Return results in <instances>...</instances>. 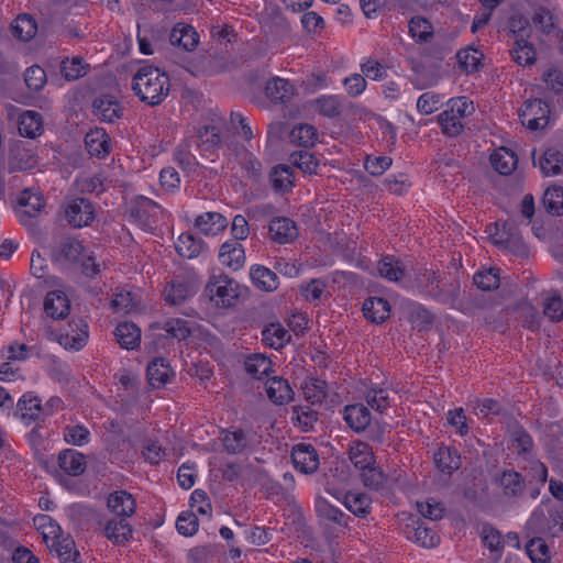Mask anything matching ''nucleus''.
Wrapping results in <instances>:
<instances>
[{
    "instance_id": "nucleus-12",
    "label": "nucleus",
    "mask_w": 563,
    "mask_h": 563,
    "mask_svg": "<svg viewBox=\"0 0 563 563\" xmlns=\"http://www.w3.org/2000/svg\"><path fill=\"white\" fill-rule=\"evenodd\" d=\"M329 493L345 508L357 517H365L371 510L372 500L369 496L362 492H339L329 490Z\"/></svg>"
},
{
    "instance_id": "nucleus-35",
    "label": "nucleus",
    "mask_w": 563,
    "mask_h": 563,
    "mask_svg": "<svg viewBox=\"0 0 563 563\" xmlns=\"http://www.w3.org/2000/svg\"><path fill=\"white\" fill-rule=\"evenodd\" d=\"M253 284L261 290L273 291L278 287V277L275 272L269 268L255 265L250 273Z\"/></svg>"
},
{
    "instance_id": "nucleus-22",
    "label": "nucleus",
    "mask_w": 563,
    "mask_h": 563,
    "mask_svg": "<svg viewBox=\"0 0 563 563\" xmlns=\"http://www.w3.org/2000/svg\"><path fill=\"white\" fill-rule=\"evenodd\" d=\"M146 375L148 384L152 387H156V385H166L170 383V378L174 376V371L165 358L156 357L147 365Z\"/></svg>"
},
{
    "instance_id": "nucleus-42",
    "label": "nucleus",
    "mask_w": 563,
    "mask_h": 563,
    "mask_svg": "<svg viewBox=\"0 0 563 563\" xmlns=\"http://www.w3.org/2000/svg\"><path fill=\"white\" fill-rule=\"evenodd\" d=\"M19 205L22 208V214L29 218L36 217L44 207L43 197L38 192L30 189L23 190Z\"/></svg>"
},
{
    "instance_id": "nucleus-38",
    "label": "nucleus",
    "mask_w": 563,
    "mask_h": 563,
    "mask_svg": "<svg viewBox=\"0 0 563 563\" xmlns=\"http://www.w3.org/2000/svg\"><path fill=\"white\" fill-rule=\"evenodd\" d=\"M18 407L21 410L22 419L30 423L35 421L40 413L43 411L41 399L35 396L32 391L25 393L18 402Z\"/></svg>"
},
{
    "instance_id": "nucleus-30",
    "label": "nucleus",
    "mask_w": 563,
    "mask_h": 563,
    "mask_svg": "<svg viewBox=\"0 0 563 563\" xmlns=\"http://www.w3.org/2000/svg\"><path fill=\"white\" fill-rule=\"evenodd\" d=\"M344 420L351 429L360 432L369 426L371 412L363 405H350L345 407Z\"/></svg>"
},
{
    "instance_id": "nucleus-3",
    "label": "nucleus",
    "mask_w": 563,
    "mask_h": 563,
    "mask_svg": "<svg viewBox=\"0 0 563 563\" xmlns=\"http://www.w3.org/2000/svg\"><path fill=\"white\" fill-rule=\"evenodd\" d=\"M494 231L489 229L492 242L519 257H528L529 247L523 242L522 236L514 221L496 222L493 224Z\"/></svg>"
},
{
    "instance_id": "nucleus-21",
    "label": "nucleus",
    "mask_w": 563,
    "mask_h": 563,
    "mask_svg": "<svg viewBox=\"0 0 563 563\" xmlns=\"http://www.w3.org/2000/svg\"><path fill=\"white\" fill-rule=\"evenodd\" d=\"M219 261L222 265L240 269L245 262L244 249L238 241H229L221 245L219 252Z\"/></svg>"
},
{
    "instance_id": "nucleus-25",
    "label": "nucleus",
    "mask_w": 563,
    "mask_h": 563,
    "mask_svg": "<svg viewBox=\"0 0 563 563\" xmlns=\"http://www.w3.org/2000/svg\"><path fill=\"white\" fill-rule=\"evenodd\" d=\"M85 144L92 156L103 157L110 153L111 140L102 129H96L86 134Z\"/></svg>"
},
{
    "instance_id": "nucleus-53",
    "label": "nucleus",
    "mask_w": 563,
    "mask_h": 563,
    "mask_svg": "<svg viewBox=\"0 0 563 563\" xmlns=\"http://www.w3.org/2000/svg\"><path fill=\"white\" fill-rule=\"evenodd\" d=\"M409 32L419 42H428L433 35L431 23L422 16H413L409 21Z\"/></svg>"
},
{
    "instance_id": "nucleus-40",
    "label": "nucleus",
    "mask_w": 563,
    "mask_h": 563,
    "mask_svg": "<svg viewBox=\"0 0 563 563\" xmlns=\"http://www.w3.org/2000/svg\"><path fill=\"white\" fill-rule=\"evenodd\" d=\"M349 456L354 466L358 470L366 468L375 464L374 453L371 446L364 442L351 444Z\"/></svg>"
},
{
    "instance_id": "nucleus-44",
    "label": "nucleus",
    "mask_w": 563,
    "mask_h": 563,
    "mask_svg": "<svg viewBox=\"0 0 563 563\" xmlns=\"http://www.w3.org/2000/svg\"><path fill=\"white\" fill-rule=\"evenodd\" d=\"M379 275L390 282H398L405 276V267L394 256H385L378 263Z\"/></svg>"
},
{
    "instance_id": "nucleus-63",
    "label": "nucleus",
    "mask_w": 563,
    "mask_h": 563,
    "mask_svg": "<svg viewBox=\"0 0 563 563\" xmlns=\"http://www.w3.org/2000/svg\"><path fill=\"white\" fill-rule=\"evenodd\" d=\"M190 506L202 517L210 518L212 515V506L206 492L201 489H195L190 495Z\"/></svg>"
},
{
    "instance_id": "nucleus-1",
    "label": "nucleus",
    "mask_w": 563,
    "mask_h": 563,
    "mask_svg": "<svg viewBox=\"0 0 563 563\" xmlns=\"http://www.w3.org/2000/svg\"><path fill=\"white\" fill-rule=\"evenodd\" d=\"M132 90L142 102L158 106L169 93V77L157 67L143 66L133 76Z\"/></svg>"
},
{
    "instance_id": "nucleus-20",
    "label": "nucleus",
    "mask_w": 563,
    "mask_h": 563,
    "mask_svg": "<svg viewBox=\"0 0 563 563\" xmlns=\"http://www.w3.org/2000/svg\"><path fill=\"white\" fill-rule=\"evenodd\" d=\"M169 41L172 45L190 52L198 45L199 35L191 25L177 23L169 34Z\"/></svg>"
},
{
    "instance_id": "nucleus-14",
    "label": "nucleus",
    "mask_w": 563,
    "mask_h": 563,
    "mask_svg": "<svg viewBox=\"0 0 563 563\" xmlns=\"http://www.w3.org/2000/svg\"><path fill=\"white\" fill-rule=\"evenodd\" d=\"M295 93V86L280 77H273L265 85V95L273 103L285 104L294 98Z\"/></svg>"
},
{
    "instance_id": "nucleus-13",
    "label": "nucleus",
    "mask_w": 563,
    "mask_h": 563,
    "mask_svg": "<svg viewBox=\"0 0 563 563\" xmlns=\"http://www.w3.org/2000/svg\"><path fill=\"white\" fill-rule=\"evenodd\" d=\"M128 518H110L103 527V536L114 545L125 544L132 537V527L126 520Z\"/></svg>"
},
{
    "instance_id": "nucleus-28",
    "label": "nucleus",
    "mask_w": 563,
    "mask_h": 563,
    "mask_svg": "<svg viewBox=\"0 0 563 563\" xmlns=\"http://www.w3.org/2000/svg\"><path fill=\"white\" fill-rule=\"evenodd\" d=\"M18 130L22 136L35 139L43 132L42 115L36 111H24L19 118Z\"/></svg>"
},
{
    "instance_id": "nucleus-8",
    "label": "nucleus",
    "mask_w": 563,
    "mask_h": 563,
    "mask_svg": "<svg viewBox=\"0 0 563 563\" xmlns=\"http://www.w3.org/2000/svg\"><path fill=\"white\" fill-rule=\"evenodd\" d=\"M65 217L74 228L87 227L95 219L93 205L86 198H74L65 207Z\"/></svg>"
},
{
    "instance_id": "nucleus-62",
    "label": "nucleus",
    "mask_w": 563,
    "mask_h": 563,
    "mask_svg": "<svg viewBox=\"0 0 563 563\" xmlns=\"http://www.w3.org/2000/svg\"><path fill=\"white\" fill-rule=\"evenodd\" d=\"M198 519L195 512L183 511L176 520V529L179 534L191 537L198 531Z\"/></svg>"
},
{
    "instance_id": "nucleus-48",
    "label": "nucleus",
    "mask_w": 563,
    "mask_h": 563,
    "mask_svg": "<svg viewBox=\"0 0 563 563\" xmlns=\"http://www.w3.org/2000/svg\"><path fill=\"white\" fill-rule=\"evenodd\" d=\"M289 161L292 166H296L302 173L309 175L316 174L319 166V162L314 155L306 150L294 152Z\"/></svg>"
},
{
    "instance_id": "nucleus-26",
    "label": "nucleus",
    "mask_w": 563,
    "mask_h": 563,
    "mask_svg": "<svg viewBox=\"0 0 563 563\" xmlns=\"http://www.w3.org/2000/svg\"><path fill=\"white\" fill-rule=\"evenodd\" d=\"M228 225L227 219L218 212H206L195 220V227L206 235H217Z\"/></svg>"
},
{
    "instance_id": "nucleus-19",
    "label": "nucleus",
    "mask_w": 563,
    "mask_h": 563,
    "mask_svg": "<svg viewBox=\"0 0 563 563\" xmlns=\"http://www.w3.org/2000/svg\"><path fill=\"white\" fill-rule=\"evenodd\" d=\"M59 467L70 476L81 475L86 467L87 461L85 454L74 449H66L58 455Z\"/></svg>"
},
{
    "instance_id": "nucleus-51",
    "label": "nucleus",
    "mask_w": 563,
    "mask_h": 563,
    "mask_svg": "<svg viewBox=\"0 0 563 563\" xmlns=\"http://www.w3.org/2000/svg\"><path fill=\"white\" fill-rule=\"evenodd\" d=\"M290 139L300 146L310 147L317 142L318 132L313 125L300 124L291 131Z\"/></svg>"
},
{
    "instance_id": "nucleus-59",
    "label": "nucleus",
    "mask_w": 563,
    "mask_h": 563,
    "mask_svg": "<svg viewBox=\"0 0 563 563\" xmlns=\"http://www.w3.org/2000/svg\"><path fill=\"white\" fill-rule=\"evenodd\" d=\"M482 54L476 49H461L456 54L460 68L467 74L476 71L481 64Z\"/></svg>"
},
{
    "instance_id": "nucleus-29",
    "label": "nucleus",
    "mask_w": 563,
    "mask_h": 563,
    "mask_svg": "<svg viewBox=\"0 0 563 563\" xmlns=\"http://www.w3.org/2000/svg\"><path fill=\"white\" fill-rule=\"evenodd\" d=\"M272 365L271 358L262 353L250 354L244 360V368L254 379H262L264 376H269Z\"/></svg>"
},
{
    "instance_id": "nucleus-7",
    "label": "nucleus",
    "mask_w": 563,
    "mask_h": 563,
    "mask_svg": "<svg viewBox=\"0 0 563 563\" xmlns=\"http://www.w3.org/2000/svg\"><path fill=\"white\" fill-rule=\"evenodd\" d=\"M519 117L525 126L537 131L548 125L550 108L540 99L528 100L520 109Z\"/></svg>"
},
{
    "instance_id": "nucleus-31",
    "label": "nucleus",
    "mask_w": 563,
    "mask_h": 563,
    "mask_svg": "<svg viewBox=\"0 0 563 563\" xmlns=\"http://www.w3.org/2000/svg\"><path fill=\"white\" fill-rule=\"evenodd\" d=\"M437 467L445 474H452L461 466V456L457 451L450 446H440L434 453Z\"/></svg>"
},
{
    "instance_id": "nucleus-33",
    "label": "nucleus",
    "mask_w": 563,
    "mask_h": 563,
    "mask_svg": "<svg viewBox=\"0 0 563 563\" xmlns=\"http://www.w3.org/2000/svg\"><path fill=\"white\" fill-rule=\"evenodd\" d=\"M490 163L500 175H510L517 167L518 158L512 151L500 147L490 155Z\"/></svg>"
},
{
    "instance_id": "nucleus-18",
    "label": "nucleus",
    "mask_w": 563,
    "mask_h": 563,
    "mask_svg": "<svg viewBox=\"0 0 563 563\" xmlns=\"http://www.w3.org/2000/svg\"><path fill=\"white\" fill-rule=\"evenodd\" d=\"M44 310L52 319H65L70 310V301L64 291L53 290L45 297Z\"/></svg>"
},
{
    "instance_id": "nucleus-50",
    "label": "nucleus",
    "mask_w": 563,
    "mask_h": 563,
    "mask_svg": "<svg viewBox=\"0 0 563 563\" xmlns=\"http://www.w3.org/2000/svg\"><path fill=\"white\" fill-rule=\"evenodd\" d=\"M34 523L37 530L41 531L43 539L47 544L53 542L55 539H58V537L62 534L60 527L47 515L35 517Z\"/></svg>"
},
{
    "instance_id": "nucleus-27",
    "label": "nucleus",
    "mask_w": 563,
    "mask_h": 563,
    "mask_svg": "<svg viewBox=\"0 0 563 563\" xmlns=\"http://www.w3.org/2000/svg\"><path fill=\"white\" fill-rule=\"evenodd\" d=\"M49 547L57 554L60 563H79L80 553L75 548V541L69 536L60 534L51 542Z\"/></svg>"
},
{
    "instance_id": "nucleus-49",
    "label": "nucleus",
    "mask_w": 563,
    "mask_h": 563,
    "mask_svg": "<svg viewBox=\"0 0 563 563\" xmlns=\"http://www.w3.org/2000/svg\"><path fill=\"white\" fill-rule=\"evenodd\" d=\"M408 319L419 331L427 330L434 321V316L421 305L412 303L408 312Z\"/></svg>"
},
{
    "instance_id": "nucleus-36",
    "label": "nucleus",
    "mask_w": 563,
    "mask_h": 563,
    "mask_svg": "<svg viewBox=\"0 0 563 563\" xmlns=\"http://www.w3.org/2000/svg\"><path fill=\"white\" fill-rule=\"evenodd\" d=\"M316 511L322 519L329 520L338 526H347L349 516L345 515L340 508L330 504L325 498H318L316 500Z\"/></svg>"
},
{
    "instance_id": "nucleus-15",
    "label": "nucleus",
    "mask_w": 563,
    "mask_h": 563,
    "mask_svg": "<svg viewBox=\"0 0 563 563\" xmlns=\"http://www.w3.org/2000/svg\"><path fill=\"white\" fill-rule=\"evenodd\" d=\"M268 232L271 239L279 244L290 243L298 236L295 221L286 217L274 218L269 223Z\"/></svg>"
},
{
    "instance_id": "nucleus-34",
    "label": "nucleus",
    "mask_w": 563,
    "mask_h": 563,
    "mask_svg": "<svg viewBox=\"0 0 563 563\" xmlns=\"http://www.w3.org/2000/svg\"><path fill=\"white\" fill-rule=\"evenodd\" d=\"M114 335L121 347L126 350L137 347L141 341V330L134 323L130 322L118 324Z\"/></svg>"
},
{
    "instance_id": "nucleus-9",
    "label": "nucleus",
    "mask_w": 563,
    "mask_h": 563,
    "mask_svg": "<svg viewBox=\"0 0 563 563\" xmlns=\"http://www.w3.org/2000/svg\"><path fill=\"white\" fill-rule=\"evenodd\" d=\"M531 521L540 529H548L553 534L563 531V507H552L550 503L542 504L532 512Z\"/></svg>"
},
{
    "instance_id": "nucleus-56",
    "label": "nucleus",
    "mask_w": 563,
    "mask_h": 563,
    "mask_svg": "<svg viewBox=\"0 0 563 563\" xmlns=\"http://www.w3.org/2000/svg\"><path fill=\"white\" fill-rule=\"evenodd\" d=\"M63 435L67 443L75 446H84L90 441V431L84 424L66 427Z\"/></svg>"
},
{
    "instance_id": "nucleus-6",
    "label": "nucleus",
    "mask_w": 563,
    "mask_h": 563,
    "mask_svg": "<svg viewBox=\"0 0 563 563\" xmlns=\"http://www.w3.org/2000/svg\"><path fill=\"white\" fill-rule=\"evenodd\" d=\"M85 249L80 241L64 238L51 249V258L62 266H76L84 256Z\"/></svg>"
},
{
    "instance_id": "nucleus-58",
    "label": "nucleus",
    "mask_w": 563,
    "mask_h": 563,
    "mask_svg": "<svg viewBox=\"0 0 563 563\" xmlns=\"http://www.w3.org/2000/svg\"><path fill=\"white\" fill-rule=\"evenodd\" d=\"M474 284L482 290H493L500 284L499 269L489 268L477 272L473 277Z\"/></svg>"
},
{
    "instance_id": "nucleus-47",
    "label": "nucleus",
    "mask_w": 563,
    "mask_h": 563,
    "mask_svg": "<svg viewBox=\"0 0 563 563\" xmlns=\"http://www.w3.org/2000/svg\"><path fill=\"white\" fill-rule=\"evenodd\" d=\"M318 413L310 406H296L292 410L291 420L295 426L303 432L310 431L317 422Z\"/></svg>"
},
{
    "instance_id": "nucleus-17",
    "label": "nucleus",
    "mask_w": 563,
    "mask_h": 563,
    "mask_svg": "<svg viewBox=\"0 0 563 563\" xmlns=\"http://www.w3.org/2000/svg\"><path fill=\"white\" fill-rule=\"evenodd\" d=\"M107 505L118 518H130L134 515L136 508L134 497L126 490H115L110 494Z\"/></svg>"
},
{
    "instance_id": "nucleus-55",
    "label": "nucleus",
    "mask_w": 563,
    "mask_h": 563,
    "mask_svg": "<svg viewBox=\"0 0 563 563\" xmlns=\"http://www.w3.org/2000/svg\"><path fill=\"white\" fill-rule=\"evenodd\" d=\"M499 485L507 496H517L523 489L521 475L512 471H506L501 474Z\"/></svg>"
},
{
    "instance_id": "nucleus-32",
    "label": "nucleus",
    "mask_w": 563,
    "mask_h": 563,
    "mask_svg": "<svg viewBox=\"0 0 563 563\" xmlns=\"http://www.w3.org/2000/svg\"><path fill=\"white\" fill-rule=\"evenodd\" d=\"M95 114L101 120L112 123L120 117L119 102L109 95L101 96L93 101Z\"/></svg>"
},
{
    "instance_id": "nucleus-45",
    "label": "nucleus",
    "mask_w": 563,
    "mask_h": 563,
    "mask_svg": "<svg viewBox=\"0 0 563 563\" xmlns=\"http://www.w3.org/2000/svg\"><path fill=\"white\" fill-rule=\"evenodd\" d=\"M35 20L29 14L19 15L12 24V34L21 41H30L36 34Z\"/></svg>"
},
{
    "instance_id": "nucleus-54",
    "label": "nucleus",
    "mask_w": 563,
    "mask_h": 563,
    "mask_svg": "<svg viewBox=\"0 0 563 563\" xmlns=\"http://www.w3.org/2000/svg\"><path fill=\"white\" fill-rule=\"evenodd\" d=\"M176 250L180 256L192 258L200 253L201 244L194 234L186 232L179 235Z\"/></svg>"
},
{
    "instance_id": "nucleus-61",
    "label": "nucleus",
    "mask_w": 563,
    "mask_h": 563,
    "mask_svg": "<svg viewBox=\"0 0 563 563\" xmlns=\"http://www.w3.org/2000/svg\"><path fill=\"white\" fill-rule=\"evenodd\" d=\"M165 300L173 305H181L184 301L187 300L189 296L192 295V290L190 287L185 283H173L170 285V288H166L165 291Z\"/></svg>"
},
{
    "instance_id": "nucleus-2",
    "label": "nucleus",
    "mask_w": 563,
    "mask_h": 563,
    "mask_svg": "<svg viewBox=\"0 0 563 563\" xmlns=\"http://www.w3.org/2000/svg\"><path fill=\"white\" fill-rule=\"evenodd\" d=\"M240 285L225 274H213L206 286V295L220 308L233 307L240 297Z\"/></svg>"
},
{
    "instance_id": "nucleus-24",
    "label": "nucleus",
    "mask_w": 563,
    "mask_h": 563,
    "mask_svg": "<svg viewBox=\"0 0 563 563\" xmlns=\"http://www.w3.org/2000/svg\"><path fill=\"white\" fill-rule=\"evenodd\" d=\"M362 310L367 320L378 324L389 317L390 306L384 298L372 297L365 299Z\"/></svg>"
},
{
    "instance_id": "nucleus-39",
    "label": "nucleus",
    "mask_w": 563,
    "mask_h": 563,
    "mask_svg": "<svg viewBox=\"0 0 563 563\" xmlns=\"http://www.w3.org/2000/svg\"><path fill=\"white\" fill-rule=\"evenodd\" d=\"M512 59L520 66H530L536 63L537 52L527 38H516L511 49Z\"/></svg>"
},
{
    "instance_id": "nucleus-10",
    "label": "nucleus",
    "mask_w": 563,
    "mask_h": 563,
    "mask_svg": "<svg viewBox=\"0 0 563 563\" xmlns=\"http://www.w3.org/2000/svg\"><path fill=\"white\" fill-rule=\"evenodd\" d=\"M409 521L410 523H407L405 530L408 540L422 548H434L439 544V536L426 522L415 517H409Z\"/></svg>"
},
{
    "instance_id": "nucleus-5",
    "label": "nucleus",
    "mask_w": 563,
    "mask_h": 563,
    "mask_svg": "<svg viewBox=\"0 0 563 563\" xmlns=\"http://www.w3.org/2000/svg\"><path fill=\"white\" fill-rule=\"evenodd\" d=\"M26 141H16L9 148L8 170L9 173L26 172L37 165V156Z\"/></svg>"
},
{
    "instance_id": "nucleus-11",
    "label": "nucleus",
    "mask_w": 563,
    "mask_h": 563,
    "mask_svg": "<svg viewBox=\"0 0 563 563\" xmlns=\"http://www.w3.org/2000/svg\"><path fill=\"white\" fill-rule=\"evenodd\" d=\"M291 460L297 471L302 474H312L319 467V455L313 445L298 443L292 448Z\"/></svg>"
},
{
    "instance_id": "nucleus-52",
    "label": "nucleus",
    "mask_w": 563,
    "mask_h": 563,
    "mask_svg": "<svg viewBox=\"0 0 563 563\" xmlns=\"http://www.w3.org/2000/svg\"><path fill=\"white\" fill-rule=\"evenodd\" d=\"M199 146L206 151H214L222 144L219 129L214 125H206L198 130Z\"/></svg>"
},
{
    "instance_id": "nucleus-46",
    "label": "nucleus",
    "mask_w": 563,
    "mask_h": 563,
    "mask_svg": "<svg viewBox=\"0 0 563 563\" xmlns=\"http://www.w3.org/2000/svg\"><path fill=\"white\" fill-rule=\"evenodd\" d=\"M542 203L545 211L552 216L563 214V188L550 187L544 191Z\"/></svg>"
},
{
    "instance_id": "nucleus-41",
    "label": "nucleus",
    "mask_w": 563,
    "mask_h": 563,
    "mask_svg": "<svg viewBox=\"0 0 563 563\" xmlns=\"http://www.w3.org/2000/svg\"><path fill=\"white\" fill-rule=\"evenodd\" d=\"M290 339L288 331L279 323H271L262 331V341L275 350L282 349Z\"/></svg>"
},
{
    "instance_id": "nucleus-23",
    "label": "nucleus",
    "mask_w": 563,
    "mask_h": 563,
    "mask_svg": "<svg viewBox=\"0 0 563 563\" xmlns=\"http://www.w3.org/2000/svg\"><path fill=\"white\" fill-rule=\"evenodd\" d=\"M495 301L490 296L478 292H470L465 300L461 301L457 308L466 314L482 316L486 310L494 308Z\"/></svg>"
},
{
    "instance_id": "nucleus-37",
    "label": "nucleus",
    "mask_w": 563,
    "mask_h": 563,
    "mask_svg": "<svg viewBox=\"0 0 563 563\" xmlns=\"http://www.w3.org/2000/svg\"><path fill=\"white\" fill-rule=\"evenodd\" d=\"M269 180L275 191L287 192L294 186V172L288 165H278L269 174Z\"/></svg>"
},
{
    "instance_id": "nucleus-16",
    "label": "nucleus",
    "mask_w": 563,
    "mask_h": 563,
    "mask_svg": "<svg viewBox=\"0 0 563 563\" xmlns=\"http://www.w3.org/2000/svg\"><path fill=\"white\" fill-rule=\"evenodd\" d=\"M158 206L146 197L135 199L130 208L131 219L143 230L151 229V219L156 214Z\"/></svg>"
},
{
    "instance_id": "nucleus-60",
    "label": "nucleus",
    "mask_w": 563,
    "mask_h": 563,
    "mask_svg": "<svg viewBox=\"0 0 563 563\" xmlns=\"http://www.w3.org/2000/svg\"><path fill=\"white\" fill-rule=\"evenodd\" d=\"M317 110L328 118H336L341 114V101L336 96H322L316 101Z\"/></svg>"
},
{
    "instance_id": "nucleus-4",
    "label": "nucleus",
    "mask_w": 563,
    "mask_h": 563,
    "mask_svg": "<svg viewBox=\"0 0 563 563\" xmlns=\"http://www.w3.org/2000/svg\"><path fill=\"white\" fill-rule=\"evenodd\" d=\"M418 286L430 297L438 301L456 307L460 295V284H451L448 289L440 287L439 277L433 271L424 269L417 277Z\"/></svg>"
},
{
    "instance_id": "nucleus-64",
    "label": "nucleus",
    "mask_w": 563,
    "mask_h": 563,
    "mask_svg": "<svg viewBox=\"0 0 563 563\" xmlns=\"http://www.w3.org/2000/svg\"><path fill=\"white\" fill-rule=\"evenodd\" d=\"M438 120L446 135L456 136L463 129L462 120L456 114L450 113L449 109L440 113Z\"/></svg>"
},
{
    "instance_id": "nucleus-57",
    "label": "nucleus",
    "mask_w": 563,
    "mask_h": 563,
    "mask_svg": "<svg viewBox=\"0 0 563 563\" xmlns=\"http://www.w3.org/2000/svg\"><path fill=\"white\" fill-rule=\"evenodd\" d=\"M527 553L533 563H549L550 552L541 538L531 539L526 545Z\"/></svg>"
},
{
    "instance_id": "nucleus-43",
    "label": "nucleus",
    "mask_w": 563,
    "mask_h": 563,
    "mask_svg": "<svg viewBox=\"0 0 563 563\" xmlns=\"http://www.w3.org/2000/svg\"><path fill=\"white\" fill-rule=\"evenodd\" d=\"M539 164L545 176L558 175L563 168V154L555 148H548L540 158Z\"/></svg>"
}]
</instances>
